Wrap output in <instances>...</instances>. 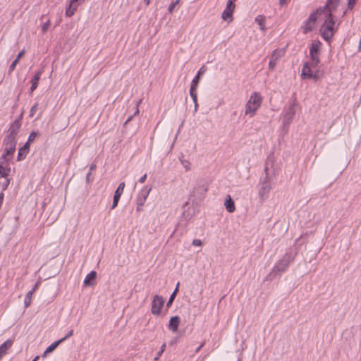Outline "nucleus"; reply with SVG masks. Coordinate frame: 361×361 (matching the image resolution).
I'll return each instance as SVG.
<instances>
[{
	"mask_svg": "<svg viewBox=\"0 0 361 361\" xmlns=\"http://www.w3.org/2000/svg\"><path fill=\"white\" fill-rule=\"evenodd\" d=\"M338 0H328L324 6L322 16L324 17V22L321 27L320 32L324 39L329 42L334 36L335 22L332 18V11L338 6Z\"/></svg>",
	"mask_w": 361,
	"mask_h": 361,
	"instance_id": "1",
	"label": "nucleus"
},
{
	"mask_svg": "<svg viewBox=\"0 0 361 361\" xmlns=\"http://www.w3.org/2000/svg\"><path fill=\"white\" fill-rule=\"evenodd\" d=\"M293 259L294 257L292 254L290 252H286L281 259L276 263L271 273L267 276V279H271V276L274 277L275 276L280 275L282 272H284Z\"/></svg>",
	"mask_w": 361,
	"mask_h": 361,
	"instance_id": "2",
	"label": "nucleus"
},
{
	"mask_svg": "<svg viewBox=\"0 0 361 361\" xmlns=\"http://www.w3.org/2000/svg\"><path fill=\"white\" fill-rule=\"evenodd\" d=\"M262 104V97L260 94L255 92H253L248 102L245 105V115H248L250 118L253 117L259 108Z\"/></svg>",
	"mask_w": 361,
	"mask_h": 361,
	"instance_id": "3",
	"label": "nucleus"
},
{
	"mask_svg": "<svg viewBox=\"0 0 361 361\" xmlns=\"http://www.w3.org/2000/svg\"><path fill=\"white\" fill-rule=\"evenodd\" d=\"M322 47V42L314 40L312 42L310 48V58L312 68L317 67L320 63L319 54Z\"/></svg>",
	"mask_w": 361,
	"mask_h": 361,
	"instance_id": "4",
	"label": "nucleus"
},
{
	"mask_svg": "<svg viewBox=\"0 0 361 361\" xmlns=\"http://www.w3.org/2000/svg\"><path fill=\"white\" fill-rule=\"evenodd\" d=\"M324 11H325L324 6L317 9V11L311 13L302 27L303 32L305 34L313 30L315 26V22L318 17H322Z\"/></svg>",
	"mask_w": 361,
	"mask_h": 361,
	"instance_id": "5",
	"label": "nucleus"
},
{
	"mask_svg": "<svg viewBox=\"0 0 361 361\" xmlns=\"http://www.w3.org/2000/svg\"><path fill=\"white\" fill-rule=\"evenodd\" d=\"M273 178H264L261 182V186L259 189V196L264 200L268 198L269 193L271 189V180Z\"/></svg>",
	"mask_w": 361,
	"mask_h": 361,
	"instance_id": "6",
	"label": "nucleus"
},
{
	"mask_svg": "<svg viewBox=\"0 0 361 361\" xmlns=\"http://www.w3.org/2000/svg\"><path fill=\"white\" fill-rule=\"evenodd\" d=\"M235 0H228L226 8L221 15L224 20H228V23L233 20V13L235 8Z\"/></svg>",
	"mask_w": 361,
	"mask_h": 361,
	"instance_id": "7",
	"label": "nucleus"
},
{
	"mask_svg": "<svg viewBox=\"0 0 361 361\" xmlns=\"http://www.w3.org/2000/svg\"><path fill=\"white\" fill-rule=\"evenodd\" d=\"M4 151L0 157L1 164H8L9 161L13 158V153L16 151V146L13 145H4Z\"/></svg>",
	"mask_w": 361,
	"mask_h": 361,
	"instance_id": "8",
	"label": "nucleus"
},
{
	"mask_svg": "<svg viewBox=\"0 0 361 361\" xmlns=\"http://www.w3.org/2000/svg\"><path fill=\"white\" fill-rule=\"evenodd\" d=\"M164 304V299L162 296L156 295L152 302L151 312L154 315H159Z\"/></svg>",
	"mask_w": 361,
	"mask_h": 361,
	"instance_id": "9",
	"label": "nucleus"
},
{
	"mask_svg": "<svg viewBox=\"0 0 361 361\" xmlns=\"http://www.w3.org/2000/svg\"><path fill=\"white\" fill-rule=\"evenodd\" d=\"M151 189H144L142 190L140 193L139 194L137 198V212H140L142 210V207L145 203V201L147 198V196L150 192Z\"/></svg>",
	"mask_w": 361,
	"mask_h": 361,
	"instance_id": "10",
	"label": "nucleus"
},
{
	"mask_svg": "<svg viewBox=\"0 0 361 361\" xmlns=\"http://www.w3.org/2000/svg\"><path fill=\"white\" fill-rule=\"evenodd\" d=\"M274 160L269 157L264 164V178H273V176L275 175L274 169H273Z\"/></svg>",
	"mask_w": 361,
	"mask_h": 361,
	"instance_id": "11",
	"label": "nucleus"
},
{
	"mask_svg": "<svg viewBox=\"0 0 361 361\" xmlns=\"http://www.w3.org/2000/svg\"><path fill=\"white\" fill-rule=\"evenodd\" d=\"M311 62H305L303 64L302 68V73H301V77L302 79H310L313 76V73L312 71Z\"/></svg>",
	"mask_w": 361,
	"mask_h": 361,
	"instance_id": "12",
	"label": "nucleus"
},
{
	"mask_svg": "<svg viewBox=\"0 0 361 361\" xmlns=\"http://www.w3.org/2000/svg\"><path fill=\"white\" fill-rule=\"evenodd\" d=\"M294 115H295V110H294V107L293 105V106H290L288 107L286 114L283 116V125L284 126L289 125L291 123Z\"/></svg>",
	"mask_w": 361,
	"mask_h": 361,
	"instance_id": "13",
	"label": "nucleus"
},
{
	"mask_svg": "<svg viewBox=\"0 0 361 361\" xmlns=\"http://www.w3.org/2000/svg\"><path fill=\"white\" fill-rule=\"evenodd\" d=\"M20 126V121L19 120H15L10 126V128L8 130V134L16 137L19 132Z\"/></svg>",
	"mask_w": 361,
	"mask_h": 361,
	"instance_id": "14",
	"label": "nucleus"
},
{
	"mask_svg": "<svg viewBox=\"0 0 361 361\" xmlns=\"http://www.w3.org/2000/svg\"><path fill=\"white\" fill-rule=\"evenodd\" d=\"M97 277V272L91 271L85 278L84 284L86 286H92L95 284V279Z\"/></svg>",
	"mask_w": 361,
	"mask_h": 361,
	"instance_id": "15",
	"label": "nucleus"
},
{
	"mask_svg": "<svg viewBox=\"0 0 361 361\" xmlns=\"http://www.w3.org/2000/svg\"><path fill=\"white\" fill-rule=\"evenodd\" d=\"M13 341L8 339L0 345V360L7 353L8 350L11 347Z\"/></svg>",
	"mask_w": 361,
	"mask_h": 361,
	"instance_id": "16",
	"label": "nucleus"
},
{
	"mask_svg": "<svg viewBox=\"0 0 361 361\" xmlns=\"http://www.w3.org/2000/svg\"><path fill=\"white\" fill-rule=\"evenodd\" d=\"M42 74V70H40L39 71H37L35 75H34V77L32 78L31 80V87H30V92L32 93L33 91H35L36 90V88L37 87V85H38V82L40 79V77Z\"/></svg>",
	"mask_w": 361,
	"mask_h": 361,
	"instance_id": "17",
	"label": "nucleus"
},
{
	"mask_svg": "<svg viewBox=\"0 0 361 361\" xmlns=\"http://www.w3.org/2000/svg\"><path fill=\"white\" fill-rule=\"evenodd\" d=\"M179 323H180V317L178 316L172 317L169 321V329H171L173 332L177 331Z\"/></svg>",
	"mask_w": 361,
	"mask_h": 361,
	"instance_id": "18",
	"label": "nucleus"
},
{
	"mask_svg": "<svg viewBox=\"0 0 361 361\" xmlns=\"http://www.w3.org/2000/svg\"><path fill=\"white\" fill-rule=\"evenodd\" d=\"M224 205L229 213H233L235 210V203L229 195L226 197Z\"/></svg>",
	"mask_w": 361,
	"mask_h": 361,
	"instance_id": "19",
	"label": "nucleus"
},
{
	"mask_svg": "<svg viewBox=\"0 0 361 361\" xmlns=\"http://www.w3.org/2000/svg\"><path fill=\"white\" fill-rule=\"evenodd\" d=\"M30 146L29 143H25L23 147H22L18 152V161H21L24 159L29 152Z\"/></svg>",
	"mask_w": 361,
	"mask_h": 361,
	"instance_id": "20",
	"label": "nucleus"
},
{
	"mask_svg": "<svg viewBox=\"0 0 361 361\" xmlns=\"http://www.w3.org/2000/svg\"><path fill=\"white\" fill-rule=\"evenodd\" d=\"M8 164H0V176L6 178L11 172V168L8 166Z\"/></svg>",
	"mask_w": 361,
	"mask_h": 361,
	"instance_id": "21",
	"label": "nucleus"
},
{
	"mask_svg": "<svg viewBox=\"0 0 361 361\" xmlns=\"http://www.w3.org/2000/svg\"><path fill=\"white\" fill-rule=\"evenodd\" d=\"M265 20L266 18L262 15L257 16L255 19V21L259 25L260 30L263 31L266 29Z\"/></svg>",
	"mask_w": 361,
	"mask_h": 361,
	"instance_id": "22",
	"label": "nucleus"
},
{
	"mask_svg": "<svg viewBox=\"0 0 361 361\" xmlns=\"http://www.w3.org/2000/svg\"><path fill=\"white\" fill-rule=\"evenodd\" d=\"M16 137L7 134L4 139L3 145H16Z\"/></svg>",
	"mask_w": 361,
	"mask_h": 361,
	"instance_id": "23",
	"label": "nucleus"
},
{
	"mask_svg": "<svg viewBox=\"0 0 361 361\" xmlns=\"http://www.w3.org/2000/svg\"><path fill=\"white\" fill-rule=\"evenodd\" d=\"M35 293V289L34 290H30L26 295L25 296V301H24V304H25V307L27 308L28 307L30 304H31V302H32V295L33 293Z\"/></svg>",
	"mask_w": 361,
	"mask_h": 361,
	"instance_id": "24",
	"label": "nucleus"
},
{
	"mask_svg": "<svg viewBox=\"0 0 361 361\" xmlns=\"http://www.w3.org/2000/svg\"><path fill=\"white\" fill-rule=\"evenodd\" d=\"M284 54V51L280 49H275L272 51L270 58L278 61L279 59L282 57Z\"/></svg>",
	"mask_w": 361,
	"mask_h": 361,
	"instance_id": "25",
	"label": "nucleus"
},
{
	"mask_svg": "<svg viewBox=\"0 0 361 361\" xmlns=\"http://www.w3.org/2000/svg\"><path fill=\"white\" fill-rule=\"evenodd\" d=\"M125 188V183L122 182L119 184L118 187L116 190L114 192V197L121 198V195L123 194V190Z\"/></svg>",
	"mask_w": 361,
	"mask_h": 361,
	"instance_id": "26",
	"label": "nucleus"
},
{
	"mask_svg": "<svg viewBox=\"0 0 361 361\" xmlns=\"http://www.w3.org/2000/svg\"><path fill=\"white\" fill-rule=\"evenodd\" d=\"M78 8V5L73 6V4L68 5V7L66 10V15L68 17L72 16Z\"/></svg>",
	"mask_w": 361,
	"mask_h": 361,
	"instance_id": "27",
	"label": "nucleus"
},
{
	"mask_svg": "<svg viewBox=\"0 0 361 361\" xmlns=\"http://www.w3.org/2000/svg\"><path fill=\"white\" fill-rule=\"evenodd\" d=\"M62 342H63V339H59L51 343L48 348H47V353L52 352Z\"/></svg>",
	"mask_w": 361,
	"mask_h": 361,
	"instance_id": "28",
	"label": "nucleus"
},
{
	"mask_svg": "<svg viewBox=\"0 0 361 361\" xmlns=\"http://www.w3.org/2000/svg\"><path fill=\"white\" fill-rule=\"evenodd\" d=\"M178 286H179V283H177L176 289L174 290L173 293L171 295V296L169 298V300L167 302L166 306L168 307H169L171 305L173 301L174 300V298H175V297L176 295V293H177V291H178Z\"/></svg>",
	"mask_w": 361,
	"mask_h": 361,
	"instance_id": "29",
	"label": "nucleus"
},
{
	"mask_svg": "<svg viewBox=\"0 0 361 361\" xmlns=\"http://www.w3.org/2000/svg\"><path fill=\"white\" fill-rule=\"evenodd\" d=\"M141 102H142V100L140 99V100H139V101L137 102V104H136V110H135V111L134 114H133V116H129V117L128 118V119L126 120V121L124 123V126H126L128 123H129V122L132 120V118H133V116L137 115V114H139V109H138V106H139L140 104L141 103Z\"/></svg>",
	"mask_w": 361,
	"mask_h": 361,
	"instance_id": "30",
	"label": "nucleus"
},
{
	"mask_svg": "<svg viewBox=\"0 0 361 361\" xmlns=\"http://www.w3.org/2000/svg\"><path fill=\"white\" fill-rule=\"evenodd\" d=\"M200 77L199 75H197L193 78L191 82L190 89H195L197 90L199 81H200Z\"/></svg>",
	"mask_w": 361,
	"mask_h": 361,
	"instance_id": "31",
	"label": "nucleus"
},
{
	"mask_svg": "<svg viewBox=\"0 0 361 361\" xmlns=\"http://www.w3.org/2000/svg\"><path fill=\"white\" fill-rule=\"evenodd\" d=\"M180 162L183 165V166L185 168V169L188 171L190 170V166L191 164L188 160L186 159H180Z\"/></svg>",
	"mask_w": 361,
	"mask_h": 361,
	"instance_id": "32",
	"label": "nucleus"
},
{
	"mask_svg": "<svg viewBox=\"0 0 361 361\" xmlns=\"http://www.w3.org/2000/svg\"><path fill=\"white\" fill-rule=\"evenodd\" d=\"M37 135H38V133H37L36 132H35V131L32 132L30 134L26 143H29V146H30V143L35 140V139L36 138V137Z\"/></svg>",
	"mask_w": 361,
	"mask_h": 361,
	"instance_id": "33",
	"label": "nucleus"
},
{
	"mask_svg": "<svg viewBox=\"0 0 361 361\" xmlns=\"http://www.w3.org/2000/svg\"><path fill=\"white\" fill-rule=\"evenodd\" d=\"M166 348V343H164L160 348V350L157 353V356L154 357V361H157L160 356L162 355V353L164 352Z\"/></svg>",
	"mask_w": 361,
	"mask_h": 361,
	"instance_id": "34",
	"label": "nucleus"
},
{
	"mask_svg": "<svg viewBox=\"0 0 361 361\" xmlns=\"http://www.w3.org/2000/svg\"><path fill=\"white\" fill-rule=\"evenodd\" d=\"M190 95L193 101V103H196L197 102V95L196 90L190 89Z\"/></svg>",
	"mask_w": 361,
	"mask_h": 361,
	"instance_id": "35",
	"label": "nucleus"
},
{
	"mask_svg": "<svg viewBox=\"0 0 361 361\" xmlns=\"http://www.w3.org/2000/svg\"><path fill=\"white\" fill-rule=\"evenodd\" d=\"M276 63H277L276 60H274V59H272L271 58H270V61L269 62V70L273 71L275 68Z\"/></svg>",
	"mask_w": 361,
	"mask_h": 361,
	"instance_id": "36",
	"label": "nucleus"
},
{
	"mask_svg": "<svg viewBox=\"0 0 361 361\" xmlns=\"http://www.w3.org/2000/svg\"><path fill=\"white\" fill-rule=\"evenodd\" d=\"M37 108H38V104L37 103H35L32 107H31V109H30V117H33L35 113L37 111Z\"/></svg>",
	"mask_w": 361,
	"mask_h": 361,
	"instance_id": "37",
	"label": "nucleus"
},
{
	"mask_svg": "<svg viewBox=\"0 0 361 361\" xmlns=\"http://www.w3.org/2000/svg\"><path fill=\"white\" fill-rule=\"evenodd\" d=\"M49 25H50V20L48 19V20H47V21L43 24V25H42V32H43V33H45V32L47 31V30H48V28H49Z\"/></svg>",
	"mask_w": 361,
	"mask_h": 361,
	"instance_id": "38",
	"label": "nucleus"
},
{
	"mask_svg": "<svg viewBox=\"0 0 361 361\" xmlns=\"http://www.w3.org/2000/svg\"><path fill=\"white\" fill-rule=\"evenodd\" d=\"M4 178L5 179H4V182L2 183V190H5L10 184V179H8L7 177Z\"/></svg>",
	"mask_w": 361,
	"mask_h": 361,
	"instance_id": "39",
	"label": "nucleus"
},
{
	"mask_svg": "<svg viewBox=\"0 0 361 361\" xmlns=\"http://www.w3.org/2000/svg\"><path fill=\"white\" fill-rule=\"evenodd\" d=\"M18 61H18V60H17V59H16L12 62V63H11V64L10 65V66H9V70H8V71H9V72H12V71L15 69V68H16V66L17 63H18Z\"/></svg>",
	"mask_w": 361,
	"mask_h": 361,
	"instance_id": "40",
	"label": "nucleus"
},
{
	"mask_svg": "<svg viewBox=\"0 0 361 361\" xmlns=\"http://www.w3.org/2000/svg\"><path fill=\"white\" fill-rule=\"evenodd\" d=\"M356 3V0H348V9L352 10Z\"/></svg>",
	"mask_w": 361,
	"mask_h": 361,
	"instance_id": "41",
	"label": "nucleus"
},
{
	"mask_svg": "<svg viewBox=\"0 0 361 361\" xmlns=\"http://www.w3.org/2000/svg\"><path fill=\"white\" fill-rule=\"evenodd\" d=\"M119 200H120V198L114 197L113 203H112V205H111V209H114L118 205Z\"/></svg>",
	"mask_w": 361,
	"mask_h": 361,
	"instance_id": "42",
	"label": "nucleus"
},
{
	"mask_svg": "<svg viewBox=\"0 0 361 361\" xmlns=\"http://www.w3.org/2000/svg\"><path fill=\"white\" fill-rule=\"evenodd\" d=\"M192 244L195 246H201L202 245V243L199 239H195L192 240Z\"/></svg>",
	"mask_w": 361,
	"mask_h": 361,
	"instance_id": "43",
	"label": "nucleus"
},
{
	"mask_svg": "<svg viewBox=\"0 0 361 361\" xmlns=\"http://www.w3.org/2000/svg\"><path fill=\"white\" fill-rule=\"evenodd\" d=\"M178 3V0H176L175 2L172 3L169 7V12L172 13L175 6Z\"/></svg>",
	"mask_w": 361,
	"mask_h": 361,
	"instance_id": "44",
	"label": "nucleus"
},
{
	"mask_svg": "<svg viewBox=\"0 0 361 361\" xmlns=\"http://www.w3.org/2000/svg\"><path fill=\"white\" fill-rule=\"evenodd\" d=\"M206 70L207 68L204 66H202L199 70L197 75H199L200 77L201 75H203L205 73Z\"/></svg>",
	"mask_w": 361,
	"mask_h": 361,
	"instance_id": "45",
	"label": "nucleus"
},
{
	"mask_svg": "<svg viewBox=\"0 0 361 361\" xmlns=\"http://www.w3.org/2000/svg\"><path fill=\"white\" fill-rule=\"evenodd\" d=\"M73 329H71V330H70V331H68V333L66 334V336H64L63 338H62L61 339H63V341H64L65 340H66V339H67V338H68L69 337L72 336H73Z\"/></svg>",
	"mask_w": 361,
	"mask_h": 361,
	"instance_id": "46",
	"label": "nucleus"
},
{
	"mask_svg": "<svg viewBox=\"0 0 361 361\" xmlns=\"http://www.w3.org/2000/svg\"><path fill=\"white\" fill-rule=\"evenodd\" d=\"M197 189L201 190L203 194H205L207 191V188L204 185L199 186Z\"/></svg>",
	"mask_w": 361,
	"mask_h": 361,
	"instance_id": "47",
	"label": "nucleus"
},
{
	"mask_svg": "<svg viewBox=\"0 0 361 361\" xmlns=\"http://www.w3.org/2000/svg\"><path fill=\"white\" fill-rule=\"evenodd\" d=\"M146 178H147V174H144L142 177L140 178L138 181L140 183H143L146 180Z\"/></svg>",
	"mask_w": 361,
	"mask_h": 361,
	"instance_id": "48",
	"label": "nucleus"
},
{
	"mask_svg": "<svg viewBox=\"0 0 361 361\" xmlns=\"http://www.w3.org/2000/svg\"><path fill=\"white\" fill-rule=\"evenodd\" d=\"M24 53H25V52H24V51H23H23H20V52L18 53V54L17 57H16V59L19 61V60H20V58L24 55Z\"/></svg>",
	"mask_w": 361,
	"mask_h": 361,
	"instance_id": "49",
	"label": "nucleus"
},
{
	"mask_svg": "<svg viewBox=\"0 0 361 361\" xmlns=\"http://www.w3.org/2000/svg\"><path fill=\"white\" fill-rule=\"evenodd\" d=\"M80 1V0H71L70 2V4H73V6L78 5V2Z\"/></svg>",
	"mask_w": 361,
	"mask_h": 361,
	"instance_id": "50",
	"label": "nucleus"
},
{
	"mask_svg": "<svg viewBox=\"0 0 361 361\" xmlns=\"http://www.w3.org/2000/svg\"><path fill=\"white\" fill-rule=\"evenodd\" d=\"M289 0H279V4L283 6L287 4Z\"/></svg>",
	"mask_w": 361,
	"mask_h": 361,
	"instance_id": "51",
	"label": "nucleus"
},
{
	"mask_svg": "<svg viewBox=\"0 0 361 361\" xmlns=\"http://www.w3.org/2000/svg\"><path fill=\"white\" fill-rule=\"evenodd\" d=\"M90 175H91V172H90V171H89V173L87 174V176H86V181H87V183L90 182Z\"/></svg>",
	"mask_w": 361,
	"mask_h": 361,
	"instance_id": "52",
	"label": "nucleus"
},
{
	"mask_svg": "<svg viewBox=\"0 0 361 361\" xmlns=\"http://www.w3.org/2000/svg\"><path fill=\"white\" fill-rule=\"evenodd\" d=\"M312 78H313L314 81H317L319 80V76L317 75V73H314V74H313V76L312 77Z\"/></svg>",
	"mask_w": 361,
	"mask_h": 361,
	"instance_id": "53",
	"label": "nucleus"
},
{
	"mask_svg": "<svg viewBox=\"0 0 361 361\" xmlns=\"http://www.w3.org/2000/svg\"><path fill=\"white\" fill-rule=\"evenodd\" d=\"M4 200V194L1 192L0 193V206L1 205Z\"/></svg>",
	"mask_w": 361,
	"mask_h": 361,
	"instance_id": "54",
	"label": "nucleus"
},
{
	"mask_svg": "<svg viewBox=\"0 0 361 361\" xmlns=\"http://www.w3.org/2000/svg\"><path fill=\"white\" fill-rule=\"evenodd\" d=\"M96 169L95 164H92L90 167V171L92 172V171Z\"/></svg>",
	"mask_w": 361,
	"mask_h": 361,
	"instance_id": "55",
	"label": "nucleus"
},
{
	"mask_svg": "<svg viewBox=\"0 0 361 361\" xmlns=\"http://www.w3.org/2000/svg\"><path fill=\"white\" fill-rule=\"evenodd\" d=\"M194 105H195V112H197L198 106H199L197 102L196 103H194Z\"/></svg>",
	"mask_w": 361,
	"mask_h": 361,
	"instance_id": "56",
	"label": "nucleus"
},
{
	"mask_svg": "<svg viewBox=\"0 0 361 361\" xmlns=\"http://www.w3.org/2000/svg\"><path fill=\"white\" fill-rule=\"evenodd\" d=\"M204 345V343H202L195 350L196 353L199 352V350L202 348Z\"/></svg>",
	"mask_w": 361,
	"mask_h": 361,
	"instance_id": "57",
	"label": "nucleus"
},
{
	"mask_svg": "<svg viewBox=\"0 0 361 361\" xmlns=\"http://www.w3.org/2000/svg\"><path fill=\"white\" fill-rule=\"evenodd\" d=\"M39 356L37 355V356L35 357L32 361H37L39 360Z\"/></svg>",
	"mask_w": 361,
	"mask_h": 361,
	"instance_id": "58",
	"label": "nucleus"
},
{
	"mask_svg": "<svg viewBox=\"0 0 361 361\" xmlns=\"http://www.w3.org/2000/svg\"><path fill=\"white\" fill-rule=\"evenodd\" d=\"M37 286H38V284H37V283H36V284L34 286V287L32 288V290H34V289H35V290H37Z\"/></svg>",
	"mask_w": 361,
	"mask_h": 361,
	"instance_id": "59",
	"label": "nucleus"
},
{
	"mask_svg": "<svg viewBox=\"0 0 361 361\" xmlns=\"http://www.w3.org/2000/svg\"><path fill=\"white\" fill-rule=\"evenodd\" d=\"M49 353H47V350L44 352L42 357H45Z\"/></svg>",
	"mask_w": 361,
	"mask_h": 361,
	"instance_id": "60",
	"label": "nucleus"
},
{
	"mask_svg": "<svg viewBox=\"0 0 361 361\" xmlns=\"http://www.w3.org/2000/svg\"><path fill=\"white\" fill-rule=\"evenodd\" d=\"M151 0H145V2L147 5H148L150 3Z\"/></svg>",
	"mask_w": 361,
	"mask_h": 361,
	"instance_id": "61",
	"label": "nucleus"
},
{
	"mask_svg": "<svg viewBox=\"0 0 361 361\" xmlns=\"http://www.w3.org/2000/svg\"><path fill=\"white\" fill-rule=\"evenodd\" d=\"M188 204H189V203H188V202H186L184 204L183 207H185V206H187Z\"/></svg>",
	"mask_w": 361,
	"mask_h": 361,
	"instance_id": "62",
	"label": "nucleus"
},
{
	"mask_svg": "<svg viewBox=\"0 0 361 361\" xmlns=\"http://www.w3.org/2000/svg\"><path fill=\"white\" fill-rule=\"evenodd\" d=\"M183 215L185 216V217H187L185 212L183 213Z\"/></svg>",
	"mask_w": 361,
	"mask_h": 361,
	"instance_id": "63",
	"label": "nucleus"
},
{
	"mask_svg": "<svg viewBox=\"0 0 361 361\" xmlns=\"http://www.w3.org/2000/svg\"><path fill=\"white\" fill-rule=\"evenodd\" d=\"M80 1H81V2H84V1H85V0H80Z\"/></svg>",
	"mask_w": 361,
	"mask_h": 361,
	"instance_id": "64",
	"label": "nucleus"
}]
</instances>
